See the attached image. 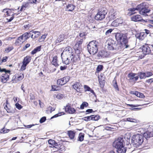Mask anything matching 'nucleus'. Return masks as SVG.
Returning <instances> with one entry per match:
<instances>
[{"instance_id": "55", "label": "nucleus", "mask_w": 153, "mask_h": 153, "mask_svg": "<svg viewBox=\"0 0 153 153\" xmlns=\"http://www.w3.org/2000/svg\"><path fill=\"white\" fill-rule=\"evenodd\" d=\"M84 120L85 121H90L91 120V116H90L85 117L84 118Z\"/></svg>"}, {"instance_id": "4", "label": "nucleus", "mask_w": 153, "mask_h": 153, "mask_svg": "<svg viewBox=\"0 0 153 153\" xmlns=\"http://www.w3.org/2000/svg\"><path fill=\"white\" fill-rule=\"evenodd\" d=\"M107 12L105 10L102 9L98 11L97 14L95 16V19L97 20H102L105 18Z\"/></svg>"}, {"instance_id": "45", "label": "nucleus", "mask_w": 153, "mask_h": 153, "mask_svg": "<svg viewBox=\"0 0 153 153\" xmlns=\"http://www.w3.org/2000/svg\"><path fill=\"white\" fill-rule=\"evenodd\" d=\"M127 120L130 122H132L136 123L137 122V120L135 119L132 118H127Z\"/></svg>"}, {"instance_id": "18", "label": "nucleus", "mask_w": 153, "mask_h": 153, "mask_svg": "<svg viewBox=\"0 0 153 153\" xmlns=\"http://www.w3.org/2000/svg\"><path fill=\"white\" fill-rule=\"evenodd\" d=\"M25 41L21 36L19 37L16 41L15 44L16 46H19Z\"/></svg>"}, {"instance_id": "38", "label": "nucleus", "mask_w": 153, "mask_h": 153, "mask_svg": "<svg viewBox=\"0 0 153 153\" xmlns=\"http://www.w3.org/2000/svg\"><path fill=\"white\" fill-rule=\"evenodd\" d=\"M136 96H137L138 97H139L140 98H143L145 97L144 96L143 94L140 93L137 91V93L136 94Z\"/></svg>"}, {"instance_id": "26", "label": "nucleus", "mask_w": 153, "mask_h": 153, "mask_svg": "<svg viewBox=\"0 0 153 153\" xmlns=\"http://www.w3.org/2000/svg\"><path fill=\"white\" fill-rule=\"evenodd\" d=\"M88 51L90 54L94 55L96 54L97 52V48H88Z\"/></svg>"}, {"instance_id": "11", "label": "nucleus", "mask_w": 153, "mask_h": 153, "mask_svg": "<svg viewBox=\"0 0 153 153\" xmlns=\"http://www.w3.org/2000/svg\"><path fill=\"white\" fill-rule=\"evenodd\" d=\"M29 34L31 35V38L34 39L39 36L40 33L37 31H31L29 32Z\"/></svg>"}, {"instance_id": "51", "label": "nucleus", "mask_w": 153, "mask_h": 153, "mask_svg": "<svg viewBox=\"0 0 153 153\" xmlns=\"http://www.w3.org/2000/svg\"><path fill=\"white\" fill-rule=\"evenodd\" d=\"M9 131V130L7 129L5 130L4 128H3L0 131V133H6L8 132Z\"/></svg>"}, {"instance_id": "15", "label": "nucleus", "mask_w": 153, "mask_h": 153, "mask_svg": "<svg viewBox=\"0 0 153 153\" xmlns=\"http://www.w3.org/2000/svg\"><path fill=\"white\" fill-rule=\"evenodd\" d=\"M65 111L69 114H72L74 113L76 110L74 108H71L70 105H67L65 107Z\"/></svg>"}, {"instance_id": "22", "label": "nucleus", "mask_w": 153, "mask_h": 153, "mask_svg": "<svg viewBox=\"0 0 153 153\" xmlns=\"http://www.w3.org/2000/svg\"><path fill=\"white\" fill-rule=\"evenodd\" d=\"M75 6L72 4H68L66 6V9L68 11H71L74 10L75 8Z\"/></svg>"}, {"instance_id": "60", "label": "nucleus", "mask_w": 153, "mask_h": 153, "mask_svg": "<svg viewBox=\"0 0 153 153\" xmlns=\"http://www.w3.org/2000/svg\"><path fill=\"white\" fill-rule=\"evenodd\" d=\"M57 86L55 85L52 86V91H57L58 89H57Z\"/></svg>"}, {"instance_id": "30", "label": "nucleus", "mask_w": 153, "mask_h": 153, "mask_svg": "<svg viewBox=\"0 0 153 153\" xmlns=\"http://www.w3.org/2000/svg\"><path fill=\"white\" fill-rule=\"evenodd\" d=\"M100 55L101 57H106L108 56V54L107 52L104 50H102L100 52Z\"/></svg>"}, {"instance_id": "59", "label": "nucleus", "mask_w": 153, "mask_h": 153, "mask_svg": "<svg viewBox=\"0 0 153 153\" xmlns=\"http://www.w3.org/2000/svg\"><path fill=\"white\" fill-rule=\"evenodd\" d=\"M8 72L10 73V71L9 70H7L5 68H3L2 69H1L0 67V72Z\"/></svg>"}, {"instance_id": "7", "label": "nucleus", "mask_w": 153, "mask_h": 153, "mask_svg": "<svg viewBox=\"0 0 153 153\" xmlns=\"http://www.w3.org/2000/svg\"><path fill=\"white\" fill-rule=\"evenodd\" d=\"M10 73L4 72L1 77V82L4 83L6 82L9 78Z\"/></svg>"}, {"instance_id": "63", "label": "nucleus", "mask_w": 153, "mask_h": 153, "mask_svg": "<svg viewBox=\"0 0 153 153\" xmlns=\"http://www.w3.org/2000/svg\"><path fill=\"white\" fill-rule=\"evenodd\" d=\"M153 82V78H151L146 81V82L148 83H150Z\"/></svg>"}, {"instance_id": "29", "label": "nucleus", "mask_w": 153, "mask_h": 153, "mask_svg": "<svg viewBox=\"0 0 153 153\" xmlns=\"http://www.w3.org/2000/svg\"><path fill=\"white\" fill-rule=\"evenodd\" d=\"M150 48H140L145 55L149 54L151 52Z\"/></svg>"}, {"instance_id": "40", "label": "nucleus", "mask_w": 153, "mask_h": 153, "mask_svg": "<svg viewBox=\"0 0 153 153\" xmlns=\"http://www.w3.org/2000/svg\"><path fill=\"white\" fill-rule=\"evenodd\" d=\"M88 105V104L86 102H84L80 105V108L81 109L84 108V107L87 106Z\"/></svg>"}, {"instance_id": "48", "label": "nucleus", "mask_w": 153, "mask_h": 153, "mask_svg": "<svg viewBox=\"0 0 153 153\" xmlns=\"http://www.w3.org/2000/svg\"><path fill=\"white\" fill-rule=\"evenodd\" d=\"M146 77H149L152 75V73L150 72H146L145 73Z\"/></svg>"}, {"instance_id": "31", "label": "nucleus", "mask_w": 153, "mask_h": 153, "mask_svg": "<svg viewBox=\"0 0 153 153\" xmlns=\"http://www.w3.org/2000/svg\"><path fill=\"white\" fill-rule=\"evenodd\" d=\"M57 57L56 56H54L53 58V60L52 62V64L55 67H57L59 66L57 63Z\"/></svg>"}, {"instance_id": "49", "label": "nucleus", "mask_w": 153, "mask_h": 153, "mask_svg": "<svg viewBox=\"0 0 153 153\" xmlns=\"http://www.w3.org/2000/svg\"><path fill=\"white\" fill-rule=\"evenodd\" d=\"M64 114V112H62L60 113H58V114H56L53 116V117H51V118H53L54 117H56L59 116H60L62 115H63Z\"/></svg>"}, {"instance_id": "43", "label": "nucleus", "mask_w": 153, "mask_h": 153, "mask_svg": "<svg viewBox=\"0 0 153 153\" xmlns=\"http://www.w3.org/2000/svg\"><path fill=\"white\" fill-rule=\"evenodd\" d=\"M103 66L102 65H99L98 66L97 68V71L99 72L103 69Z\"/></svg>"}, {"instance_id": "6", "label": "nucleus", "mask_w": 153, "mask_h": 153, "mask_svg": "<svg viewBox=\"0 0 153 153\" xmlns=\"http://www.w3.org/2000/svg\"><path fill=\"white\" fill-rule=\"evenodd\" d=\"M69 79V76H66L61 79H58L57 80V83L58 85H63L68 82Z\"/></svg>"}, {"instance_id": "10", "label": "nucleus", "mask_w": 153, "mask_h": 153, "mask_svg": "<svg viewBox=\"0 0 153 153\" xmlns=\"http://www.w3.org/2000/svg\"><path fill=\"white\" fill-rule=\"evenodd\" d=\"M65 49L63 50V53L65 52L66 54L69 55L70 56L71 55V56H73L74 54V48H65Z\"/></svg>"}, {"instance_id": "8", "label": "nucleus", "mask_w": 153, "mask_h": 153, "mask_svg": "<svg viewBox=\"0 0 153 153\" xmlns=\"http://www.w3.org/2000/svg\"><path fill=\"white\" fill-rule=\"evenodd\" d=\"M73 58L74 56L71 57V56H70V58L66 56H64L63 57H62L63 62L66 65L70 63L72 61Z\"/></svg>"}, {"instance_id": "44", "label": "nucleus", "mask_w": 153, "mask_h": 153, "mask_svg": "<svg viewBox=\"0 0 153 153\" xmlns=\"http://www.w3.org/2000/svg\"><path fill=\"white\" fill-rule=\"evenodd\" d=\"M27 65V64L22 62V65L21 67L20 70L22 71L25 70Z\"/></svg>"}, {"instance_id": "17", "label": "nucleus", "mask_w": 153, "mask_h": 153, "mask_svg": "<svg viewBox=\"0 0 153 153\" xmlns=\"http://www.w3.org/2000/svg\"><path fill=\"white\" fill-rule=\"evenodd\" d=\"M81 85L79 82H76L73 85V87L77 92H80L81 91L80 88Z\"/></svg>"}, {"instance_id": "35", "label": "nucleus", "mask_w": 153, "mask_h": 153, "mask_svg": "<svg viewBox=\"0 0 153 153\" xmlns=\"http://www.w3.org/2000/svg\"><path fill=\"white\" fill-rule=\"evenodd\" d=\"M144 72H140L138 73V76L141 79L145 78H146Z\"/></svg>"}, {"instance_id": "23", "label": "nucleus", "mask_w": 153, "mask_h": 153, "mask_svg": "<svg viewBox=\"0 0 153 153\" xmlns=\"http://www.w3.org/2000/svg\"><path fill=\"white\" fill-rule=\"evenodd\" d=\"M65 36L64 34L60 35L57 38L55 41L56 43H59L63 41L64 39Z\"/></svg>"}, {"instance_id": "57", "label": "nucleus", "mask_w": 153, "mask_h": 153, "mask_svg": "<svg viewBox=\"0 0 153 153\" xmlns=\"http://www.w3.org/2000/svg\"><path fill=\"white\" fill-rule=\"evenodd\" d=\"M113 30L109 29L105 33V35L107 36H109L110 33L112 32Z\"/></svg>"}, {"instance_id": "1", "label": "nucleus", "mask_w": 153, "mask_h": 153, "mask_svg": "<svg viewBox=\"0 0 153 153\" xmlns=\"http://www.w3.org/2000/svg\"><path fill=\"white\" fill-rule=\"evenodd\" d=\"M115 36L117 40L122 45L121 47L127 48L130 47L128 39L125 35L117 33L116 34Z\"/></svg>"}, {"instance_id": "32", "label": "nucleus", "mask_w": 153, "mask_h": 153, "mask_svg": "<svg viewBox=\"0 0 153 153\" xmlns=\"http://www.w3.org/2000/svg\"><path fill=\"white\" fill-rule=\"evenodd\" d=\"M84 87L85 91H89L93 94L94 93V91L87 85H85Z\"/></svg>"}, {"instance_id": "54", "label": "nucleus", "mask_w": 153, "mask_h": 153, "mask_svg": "<svg viewBox=\"0 0 153 153\" xmlns=\"http://www.w3.org/2000/svg\"><path fill=\"white\" fill-rule=\"evenodd\" d=\"M74 53L77 54H79L80 53V50L78 48H74Z\"/></svg>"}, {"instance_id": "36", "label": "nucleus", "mask_w": 153, "mask_h": 153, "mask_svg": "<svg viewBox=\"0 0 153 153\" xmlns=\"http://www.w3.org/2000/svg\"><path fill=\"white\" fill-rule=\"evenodd\" d=\"M28 7V3H25L21 7L20 10V11L24 10L26 8Z\"/></svg>"}, {"instance_id": "16", "label": "nucleus", "mask_w": 153, "mask_h": 153, "mask_svg": "<svg viewBox=\"0 0 153 153\" xmlns=\"http://www.w3.org/2000/svg\"><path fill=\"white\" fill-rule=\"evenodd\" d=\"M136 74L131 73L128 75V77L130 79H133L134 81H136L138 79V76H135Z\"/></svg>"}, {"instance_id": "25", "label": "nucleus", "mask_w": 153, "mask_h": 153, "mask_svg": "<svg viewBox=\"0 0 153 153\" xmlns=\"http://www.w3.org/2000/svg\"><path fill=\"white\" fill-rule=\"evenodd\" d=\"M31 36L29 33L26 32L23 34L21 36L22 37V38L25 41L27 39L29 38Z\"/></svg>"}, {"instance_id": "20", "label": "nucleus", "mask_w": 153, "mask_h": 153, "mask_svg": "<svg viewBox=\"0 0 153 153\" xmlns=\"http://www.w3.org/2000/svg\"><path fill=\"white\" fill-rule=\"evenodd\" d=\"M3 12L4 13L6 16H13V13L12 12V10L10 9H4L3 10Z\"/></svg>"}, {"instance_id": "41", "label": "nucleus", "mask_w": 153, "mask_h": 153, "mask_svg": "<svg viewBox=\"0 0 153 153\" xmlns=\"http://www.w3.org/2000/svg\"><path fill=\"white\" fill-rule=\"evenodd\" d=\"M99 80L100 87L103 88L104 87V85L105 83V81L104 80L102 81L100 80V79H99Z\"/></svg>"}, {"instance_id": "62", "label": "nucleus", "mask_w": 153, "mask_h": 153, "mask_svg": "<svg viewBox=\"0 0 153 153\" xmlns=\"http://www.w3.org/2000/svg\"><path fill=\"white\" fill-rule=\"evenodd\" d=\"M30 4H36L37 3H38L39 1H37V0H31L29 1Z\"/></svg>"}, {"instance_id": "24", "label": "nucleus", "mask_w": 153, "mask_h": 153, "mask_svg": "<svg viewBox=\"0 0 153 153\" xmlns=\"http://www.w3.org/2000/svg\"><path fill=\"white\" fill-rule=\"evenodd\" d=\"M116 13L113 10L110 13V15L109 16V18L111 20H112L115 19L116 17Z\"/></svg>"}, {"instance_id": "42", "label": "nucleus", "mask_w": 153, "mask_h": 153, "mask_svg": "<svg viewBox=\"0 0 153 153\" xmlns=\"http://www.w3.org/2000/svg\"><path fill=\"white\" fill-rule=\"evenodd\" d=\"M106 43L108 45L107 48H114L113 44L110 42L109 40L107 41Z\"/></svg>"}, {"instance_id": "3", "label": "nucleus", "mask_w": 153, "mask_h": 153, "mask_svg": "<svg viewBox=\"0 0 153 153\" xmlns=\"http://www.w3.org/2000/svg\"><path fill=\"white\" fill-rule=\"evenodd\" d=\"M139 13L141 15L144 16H148L147 14L150 11V10L149 8V4L146 2H143L139 4Z\"/></svg>"}, {"instance_id": "27", "label": "nucleus", "mask_w": 153, "mask_h": 153, "mask_svg": "<svg viewBox=\"0 0 153 153\" xmlns=\"http://www.w3.org/2000/svg\"><path fill=\"white\" fill-rule=\"evenodd\" d=\"M126 150V149L123 146L117 149V151L118 153H125Z\"/></svg>"}, {"instance_id": "46", "label": "nucleus", "mask_w": 153, "mask_h": 153, "mask_svg": "<svg viewBox=\"0 0 153 153\" xmlns=\"http://www.w3.org/2000/svg\"><path fill=\"white\" fill-rule=\"evenodd\" d=\"M113 82H114V83L113 84V86L114 88L117 91H119V89L118 87V85H117V83L116 81L114 80Z\"/></svg>"}, {"instance_id": "19", "label": "nucleus", "mask_w": 153, "mask_h": 153, "mask_svg": "<svg viewBox=\"0 0 153 153\" xmlns=\"http://www.w3.org/2000/svg\"><path fill=\"white\" fill-rule=\"evenodd\" d=\"M143 136L146 139L152 137L153 136V132L148 131L144 133Z\"/></svg>"}, {"instance_id": "53", "label": "nucleus", "mask_w": 153, "mask_h": 153, "mask_svg": "<svg viewBox=\"0 0 153 153\" xmlns=\"http://www.w3.org/2000/svg\"><path fill=\"white\" fill-rule=\"evenodd\" d=\"M24 78V74H22V75L19 76L18 77L17 80L19 81L22 79Z\"/></svg>"}, {"instance_id": "9", "label": "nucleus", "mask_w": 153, "mask_h": 153, "mask_svg": "<svg viewBox=\"0 0 153 153\" xmlns=\"http://www.w3.org/2000/svg\"><path fill=\"white\" fill-rule=\"evenodd\" d=\"M76 132L74 131H68L67 132V134L71 140L74 141L76 139L75 134Z\"/></svg>"}, {"instance_id": "12", "label": "nucleus", "mask_w": 153, "mask_h": 153, "mask_svg": "<svg viewBox=\"0 0 153 153\" xmlns=\"http://www.w3.org/2000/svg\"><path fill=\"white\" fill-rule=\"evenodd\" d=\"M98 43L95 40H93L89 42L87 48H95L98 46Z\"/></svg>"}, {"instance_id": "33", "label": "nucleus", "mask_w": 153, "mask_h": 153, "mask_svg": "<svg viewBox=\"0 0 153 153\" xmlns=\"http://www.w3.org/2000/svg\"><path fill=\"white\" fill-rule=\"evenodd\" d=\"M91 120L94 121L98 120L100 118V116L97 115H93L91 116Z\"/></svg>"}, {"instance_id": "52", "label": "nucleus", "mask_w": 153, "mask_h": 153, "mask_svg": "<svg viewBox=\"0 0 153 153\" xmlns=\"http://www.w3.org/2000/svg\"><path fill=\"white\" fill-rule=\"evenodd\" d=\"M49 144L51 145L52 146H53L55 144V141L53 140H49L48 141Z\"/></svg>"}, {"instance_id": "64", "label": "nucleus", "mask_w": 153, "mask_h": 153, "mask_svg": "<svg viewBox=\"0 0 153 153\" xmlns=\"http://www.w3.org/2000/svg\"><path fill=\"white\" fill-rule=\"evenodd\" d=\"M8 57L7 56L4 57L1 60V62H6Z\"/></svg>"}, {"instance_id": "5", "label": "nucleus", "mask_w": 153, "mask_h": 153, "mask_svg": "<svg viewBox=\"0 0 153 153\" xmlns=\"http://www.w3.org/2000/svg\"><path fill=\"white\" fill-rule=\"evenodd\" d=\"M123 139L121 137H119L114 142L113 146L117 149L122 147L123 146Z\"/></svg>"}, {"instance_id": "2", "label": "nucleus", "mask_w": 153, "mask_h": 153, "mask_svg": "<svg viewBox=\"0 0 153 153\" xmlns=\"http://www.w3.org/2000/svg\"><path fill=\"white\" fill-rule=\"evenodd\" d=\"M131 145L137 147L140 146L143 142V136L140 134L134 135L131 138Z\"/></svg>"}, {"instance_id": "21", "label": "nucleus", "mask_w": 153, "mask_h": 153, "mask_svg": "<svg viewBox=\"0 0 153 153\" xmlns=\"http://www.w3.org/2000/svg\"><path fill=\"white\" fill-rule=\"evenodd\" d=\"M139 4L136 7L130 8L128 10L129 11L131 12L132 14L137 13V12L136 11L139 10Z\"/></svg>"}, {"instance_id": "50", "label": "nucleus", "mask_w": 153, "mask_h": 153, "mask_svg": "<svg viewBox=\"0 0 153 153\" xmlns=\"http://www.w3.org/2000/svg\"><path fill=\"white\" fill-rule=\"evenodd\" d=\"M41 48H35L31 52V54H34L38 51H40Z\"/></svg>"}, {"instance_id": "61", "label": "nucleus", "mask_w": 153, "mask_h": 153, "mask_svg": "<svg viewBox=\"0 0 153 153\" xmlns=\"http://www.w3.org/2000/svg\"><path fill=\"white\" fill-rule=\"evenodd\" d=\"M116 21H117V20H115L112 22V25L113 26H114V27H116L118 25V23Z\"/></svg>"}, {"instance_id": "39", "label": "nucleus", "mask_w": 153, "mask_h": 153, "mask_svg": "<svg viewBox=\"0 0 153 153\" xmlns=\"http://www.w3.org/2000/svg\"><path fill=\"white\" fill-rule=\"evenodd\" d=\"M4 109L6 110L7 113H13V111L11 110L10 108H9L7 107V105H6L4 107Z\"/></svg>"}, {"instance_id": "14", "label": "nucleus", "mask_w": 153, "mask_h": 153, "mask_svg": "<svg viewBox=\"0 0 153 153\" xmlns=\"http://www.w3.org/2000/svg\"><path fill=\"white\" fill-rule=\"evenodd\" d=\"M146 36V34L144 32L137 33L135 35V37L140 40H143Z\"/></svg>"}, {"instance_id": "34", "label": "nucleus", "mask_w": 153, "mask_h": 153, "mask_svg": "<svg viewBox=\"0 0 153 153\" xmlns=\"http://www.w3.org/2000/svg\"><path fill=\"white\" fill-rule=\"evenodd\" d=\"M83 39H81L79 40L78 41L75 45V47L76 48H78L80 47V45H81L83 42Z\"/></svg>"}, {"instance_id": "47", "label": "nucleus", "mask_w": 153, "mask_h": 153, "mask_svg": "<svg viewBox=\"0 0 153 153\" xmlns=\"http://www.w3.org/2000/svg\"><path fill=\"white\" fill-rule=\"evenodd\" d=\"M46 37V35H43L39 39V42H42L44 41Z\"/></svg>"}, {"instance_id": "13", "label": "nucleus", "mask_w": 153, "mask_h": 153, "mask_svg": "<svg viewBox=\"0 0 153 153\" xmlns=\"http://www.w3.org/2000/svg\"><path fill=\"white\" fill-rule=\"evenodd\" d=\"M131 20L134 22L142 21L143 19L140 15H136L133 16L131 18Z\"/></svg>"}, {"instance_id": "58", "label": "nucleus", "mask_w": 153, "mask_h": 153, "mask_svg": "<svg viewBox=\"0 0 153 153\" xmlns=\"http://www.w3.org/2000/svg\"><path fill=\"white\" fill-rule=\"evenodd\" d=\"M46 120V118L45 117H42L40 120L39 122L40 123H42L44 122Z\"/></svg>"}, {"instance_id": "56", "label": "nucleus", "mask_w": 153, "mask_h": 153, "mask_svg": "<svg viewBox=\"0 0 153 153\" xmlns=\"http://www.w3.org/2000/svg\"><path fill=\"white\" fill-rule=\"evenodd\" d=\"M15 105L16 107L19 110L20 109L22 108V106L21 105L19 104V103H16L15 104Z\"/></svg>"}, {"instance_id": "37", "label": "nucleus", "mask_w": 153, "mask_h": 153, "mask_svg": "<svg viewBox=\"0 0 153 153\" xmlns=\"http://www.w3.org/2000/svg\"><path fill=\"white\" fill-rule=\"evenodd\" d=\"M84 138V134H83L80 133L79 134L78 140L80 141H82L83 140Z\"/></svg>"}, {"instance_id": "28", "label": "nucleus", "mask_w": 153, "mask_h": 153, "mask_svg": "<svg viewBox=\"0 0 153 153\" xmlns=\"http://www.w3.org/2000/svg\"><path fill=\"white\" fill-rule=\"evenodd\" d=\"M31 59V57L27 56L25 57L23 62L27 65L30 62Z\"/></svg>"}]
</instances>
